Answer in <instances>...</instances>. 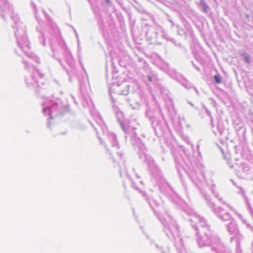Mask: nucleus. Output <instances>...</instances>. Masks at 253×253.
Instances as JSON below:
<instances>
[{
    "label": "nucleus",
    "mask_w": 253,
    "mask_h": 253,
    "mask_svg": "<svg viewBox=\"0 0 253 253\" xmlns=\"http://www.w3.org/2000/svg\"><path fill=\"white\" fill-rule=\"evenodd\" d=\"M214 79L215 80V81L217 84L221 83V79H220V76H219L218 75H215L214 76Z\"/></svg>",
    "instance_id": "nucleus-1"
},
{
    "label": "nucleus",
    "mask_w": 253,
    "mask_h": 253,
    "mask_svg": "<svg viewBox=\"0 0 253 253\" xmlns=\"http://www.w3.org/2000/svg\"><path fill=\"white\" fill-rule=\"evenodd\" d=\"M245 61L248 64H250L251 63V58H250V57L249 55H245Z\"/></svg>",
    "instance_id": "nucleus-2"
},
{
    "label": "nucleus",
    "mask_w": 253,
    "mask_h": 253,
    "mask_svg": "<svg viewBox=\"0 0 253 253\" xmlns=\"http://www.w3.org/2000/svg\"><path fill=\"white\" fill-rule=\"evenodd\" d=\"M148 79H149L150 82H152V78L151 76H149L148 77Z\"/></svg>",
    "instance_id": "nucleus-3"
},
{
    "label": "nucleus",
    "mask_w": 253,
    "mask_h": 253,
    "mask_svg": "<svg viewBox=\"0 0 253 253\" xmlns=\"http://www.w3.org/2000/svg\"><path fill=\"white\" fill-rule=\"evenodd\" d=\"M107 2V3H109L110 2V0H105Z\"/></svg>",
    "instance_id": "nucleus-4"
}]
</instances>
